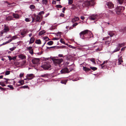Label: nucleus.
Here are the masks:
<instances>
[{
    "instance_id": "1",
    "label": "nucleus",
    "mask_w": 126,
    "mask_h": 126,
    "mask_svg": "<svg viewBox=\"0 0 126 126\" xmlns=\"http://www.w3.org/2000/svg\"><path fill=\"white\" fill-rule=\"evenodd\" d=\"M88 32H89V30H86L81 32L79 33L80 37L82 39L87 38V37L88 34Z\"/></svg>"
},
{
    "instance_id": "2",
    "label": "nucleus",
    "mask_w": 126,
    "mask_h": 126,
    "mask_svg": "<svg viewBox=\"0 0 126 126\" xmlns=\"http://www.w3.org/2000/svg\"><path fill=\"white\" fill-rule=\"evenodd\" d=\"M41 67L44 70H47L51 67V65L49 63L46 62L43 63Z\"/></svg>"
},
{
    "instance_id": "3",
    "label": "nucleus",
    "mask_w": 126,
    "mask_h": 126,
    "mask_svg": "<svg viewBox=\"0 0 126 126\" xmlns=\"http://www.w3.org/2000/svg\"><path fill=\"white\" fill-rule=\"evenodd\" d=\"M125 8L122 6H117L116 9V10H114L117 14H120L124 10Z\"/></svg>"
},
{
    "instance_id": "4",
    "label": "nucleus",
    "mask_w": 126,
    "mask_h": 126,
    "mask_svg": "<svg viewBox=\"0 0 126 126\" xmlns=\"http://www.w3.org/2000/svg\"><path fill=\"white\" fill-rule=\"evenodd\" d=\"M54 64L57 65V64H60L63 61L62 59H57L53 58L52 59Z\"/></svg>"
},
{
    "instance_id": "5",
    "label": "nucleus",
    "mask_w": 126,
    "mask_h": 126,
    "mask_svg": "<svg viewBox=\"0 0 126 126\" xmlns=\"http://www.w3.org/2000/svg\"><path fill=\"white\" fill-rule=\"evenodd\" d=\"M28 32V30L25 29H24L23 30H21L20 32V34L22 36H21V37L22 38L24 37Z\"/></svg>"
},
{
    "instance_id": "6",
    "label": "nucleus",
    "mask_w": 126,
    "mask_h": 126,
    "mask_svg": "<svg viewBox=\"0 0 126 126\" xmlns=\"http://www.w3.org/2000/svg\"><path fill=\"white\" fill-rule=\"evenodd\" d=\"M102 43L100 42H96L95 43H92L91 44L94 47H101L102 46Z\"/></svg>"
},
{
    "instance_id": "7",
    "label": "nucleus",
    "mask_w": 126,
    "mask_h": 126,
    "mask_svg": "<svg viewBox=\"0 0 126 126\" xmlns=\"http://www.w3.org/2000/svg\"><path fill=\"white\" fill-rule=\"evenodd\" d=\"M34 77L35 76L33 74H28L27 75V78L26 79V80L27 79L28 80H31L33 79Z\"/></svg>"
},
{
    "instance_id": "8",
    "label": "nucleus",
    "mask_w": 126,
    "mask_h": 126,
    "mask_svg": "<svg viewBox=\"0 0 126 126\" xmlns=\"http://www.w3.org/2000/svg\"><path fill=\"white\" fill-rule=\"evenodd\" d=\"M69 72L68 69L67 67L62 69L60 71V72L62 74H64L66 73H68Z\"/></svg>"
},
{
    "instance_id": "9",
    "label": "nucleus",
    "mask_w": 126,
    "mask_h": 126,
    "mask_svg": "<svg viewBox=\"0 0 126 126\" xmlns=\"http://www.w3.org/2000/svg\"><path fill=\"white\" fill-rule=\"evenodd\" d=\"M106 5L108 6V8L111 9L114 8V5L111 2H109L106 3Z\"/></svg>"
},
{
    "instance_id": "10",
    "label": "nucleus",
    "mask_w": 126,
    "mask_h": 126,
    "mask_svg": "<svg viewBox=\"0 0 126 126\" xmlns=\"http://www.w3.org/2000/svg\"><path fill=\"white\" fill-rule=\"evenodd\" d=\"M97 16H98L96 14H93L89 16V19L91 20H94L97 19Z\"/></svg>"
},
{
    "instance_id": "11",
    "label": "nucleus",
    "mask_w": 126,
    "mask_h": 126,
    "mask_svg": "<svg viewBox=\"0 0 126 126\" xmlns=\"http://www.w3.org/2000/svg\"><path fill=\"white\" fill-rule=\"evenodd\" d=\"M90 4L89 1H86L84 2L82 5L84 7H87L90 6Z\"/></svg>"
},
{
    "instance_id": "12",
    "label": "nucleus",
    "mask_w": 126,
    "mask_h": 126,
    "mask_svg": "<svg viewBox=\"0 0 126 126\" xmlns=\"http://www.w3.org/2000/svg\"><path fill=\"white\" fill-rule=\"evenodd\" d=\"M39 60L37 58H34L32 59V63L34 64H36L39 62Z\"/></svg>"
},
{
    "instance_id": "13",
    "label": "nucleus",
    "mask_w": 126,
    "mask_h": 126,
    "mask_svg": "<svg viewBox=\"0 0 126 126\" xmlns=\"http://www.w3.org/2000/svg\"><path fill=\"white\" fill-rule=\"evenodd\" d=\"M18 56L19 58L21 59H26V56L22 54H20L18 55Z\"/></svg>"
},
{
    "instance_id": "14",
    "label": "nucleus",
    "mask_w": 126,
    "mask_h": 126,
    "mask_svg": "<svg viewBox=\"0 0 126 126\" xmlns=\"http://www.w3.org/2000/svg\"><path fill=\"white\" fill-rule=\"evenodd\" d=\"M9 30V29L8 26H6V25H4V28L3 30V32H6Z\"/></svg>"
},
{
    "instance_id": "15",
    "label": "nucleus",
    "mask_w": 126,
    "mask_h": 126,
    "mask_svg": "<svg viewBox=\"0 0 126 126\" xmlns=\"http://www.w3.org/2000/svg\"><path fill=\"white\" fill-rule=\"evenodd\" d=\"M87 35H89V37H87V38H89L91 37H93V35L92 34V32L90 31L89 30V32H88V34Z\"/></svg>"
},
{
    "instance_id": "16",
    "label": "nucleus",
    "mask_w": 126,
    "mask_h": 126,
    "mask_svg": "<svg viewBox=\"0 0 126 126\" xmlns=\"http://www.w3.org/2000/svg\"><path fill=\"white\" fill-rule=\"evenodd\" d=\"M32 48H27V50H29L30 53L32 55L33 54V50Z\"/></svg>"
},
{
    "instance_id": "17",
    "label": "nucleus",
    "mask_w": 126,
    "mask_h": 126,
    "mask_svg": "<svg viewBox=\"0 0 126 126\" xmlns=\"http://www.w3.org/2000/svg\"><path fill=\"white\" fill-rule=\"evenodd\" d=\"M79 18L78 17H75L72 20V21L74 23L75 22L79 20Z\"/></svg>"
},
{
    "instance_id": "18",
    "label": "nucleus",
    "mask_w": 126,
    "mask_h": 126,
    "mask_svg": "<svg viewBox=\"0 0 126 126\" xmlns=\"http://www.w3.org/2000/svg\"><path fill=\"white\" fill-rule=\"evenodd\" d=\"M120 31L122 32L123 33H124L126 31V27L120 30Z\"/></svg>"
},
{
    "instance_id": "19",
    "label": "nucleus",
    "mask_w": 126,
    "mask_h": 126,
    "mask_svg": "<svg viewBox=\"0 0 126 126\" xmlns=\"http://www.w3.org/2000/svg\"><path fill=\"white\" fill-rule=\"evenodd\" d=\"M13 16L14 18H19L20 17V16L19 15L14 13L13 14Z\"/></svg>"
},
{
    "instance_id": "20",
    "label": "nucleus",
    "mask_w": 126,
    "mask_h": 126,
    "mask_svg": "<svg viewBox=\"0 0 126 126\" xmlns=\"http://www.w3.org/2000/svg\"><path fill=\"white\" fill-rule=\"evenodd\" d=\"M83 70L85 71L88 72L91 70V69L86 67L83 66Z\"/></svg>"
},
{
    "instance_id": "21",
    "label": "nucleus",
    "mask_w": 126,
    "mask_h": 126,
    "mask_svg": "<svg viewBox=\"0 0 126 126\" xmlns=\"http://www.w3.org/2000/svg\"><path fill=\"white\" fill-rule=\"evenodd\" d=\"M24 81L23 80H19L18 82V83L20 84L18 85L19 86L22 85L24 84Z\"/></svg>"
},
{
    "instance_id": "22",
    "label": "nucleus",
    "mask_w": 126,
    "mask_h": 126,
    "mask_svg": "<svg viewBox=\"0 0 126 126\" xmlns=\"http://www.w3.org/2000/svg\"><path fill=\"white\" fill-rule=\"evenodd\" d=\"M13 19V17L12 16H10L6 18V20L9 21Z\"/></svg>"
},
{
    "instance_id": "23",
    "label": "nucleus",
    "mask_w": 126,
    "mask_h": 126,
    "mask_svg": "<svg viewBox=\"0 0 126 126\" xmlns=\"http://www.w3.org/2000/svg\"><path fill=\"white\" fill-rule=\"evenodd\" d=\"M119 64H120L121 63L123 62L122 58V57H120L118 59Z\"/></svg>"
},
{
    "instance_id": "24",
    "label": "nucleus",
    "mask_w": 126,
    "mask_h": 126,
    "mask_svg": "<svg viewBox=\"0 0 126 126\" xmlns=\"http://www.w3.org/2000/svg\"><path fill=\"white\" fill-rule=\"evenodd\" d=\"M35 40V39L34 37H32L30 39V41L29 42V44H31L33 43Z\"/></svg>"
},
{
    "instance_id": "25",
    "label": "nucleus",
    "mask_w": 126,
    "mask_h": 126,
    "mask_svg": "<svg viewBox=\"0 0 126 126\" xmlns=\"http://www.w3.org/2000/svg\"><path fill=\"white\" fill-rule=\"evenodd\" d=\"M46 32V31L44 30H43L42 31H41L39 33V35H41L42 34H43L44 33H45Z\"/></svg>"
},
{
    "instance_id": "26",
    "label": "nucleus",
    "mask_w": 126,
    "mask_h": 126,
    "mask_svg": "<svg viewBox=\"0 0 126 126\" xmlns=\"http://www.w3.org/2000/svg\"><path fill=\"white\" fill-rule=\"evenodd\" d=\"M38 49L39 51H40V52L38 53V54L40 55L42 54L43 51V49L42 48H39Z\"/></svg>"
},
{
    "instance_id": "27",
    "label": "nucleus",
    "mask_w": 126,
    "mask_h": 126,
    "mask_svg": "<svg viewBox=\"0 0 126 126\" xmlns=\"http://www.w3.org/2000/svg\"><path fill=\"white\" fill-rule=\"evenodd\" d=\"M125 45V43H123L121 44H119L118 45V47H121L124 46Z\"/></svg>"
},
{
    "instance_id": "28",
    "label": "nucleus",
    "mask_w": 126,
    "mask_h": 126,
    "mask_svg": "<svg viewBox=\"0 0 126 126\" xmlns=\"http://www.w3.org/2000/svg\"><path fill=\"white\" fill-rule=\"evenodd\" d=\"M93 0H91L89 1V2H90V5L91 6H93L94 4V3Z\"/></svg>"
},
{
    "instance_id": "29",
    "label": "nucleus",
    "mask_w": 126,
    "mask_h": 126,
    "mask_svg": "<svg viewBox=\"0 0 126 126\" xmlns=\"http://www.w3.org/2000/svg\"><path fill=\"white\" fill-rule=\"evenodd\" d=\"M35 43L37 44H41V41L39 39L36 40L35 41Z\"/></svg>"
},
{
    "instance_id": "30",
    "label": "nucleus",
    "mask_w": 126,
    "mask_h": 126,
    "mask_svg": "<svg viewBox=\"0 0 126 126\" xmlns=\"http://www.w3.org/2000/svg\"><path fill=\"white\" fill-rule=\"evenodd\" d=\"M20 88H23L24 89L28 88V89H30V88L28 87V85H25L23 86H21L20 87Z\"/></svg>"
},
{
    "instance_id": "31",
    "label": "nucleus",
    "mask_w": 126,
    "mask_h": 126,
    "mask_svg": "<svg viewBox=\"0 0 126 126\" xmlns=\"http://www.w3.org/2000/svg\"><path fill=\"white\" fill-rule=\"evenodd\" d=\"M40 19V17L39 16H37L36 19V22H40L39 21Z\"/></svg>"
},
{
    "instance_id": "32",
    "label": "nucleus",
    "mask_w": 126,
    "mask_h": 126,
    "mask_svg": "<svg viewBox=\"0 0 126 126\" xmlns=\"http://www.w3.org/2000/svg\"><path fill=\"white\" fill-rule=\"evenodd\" d=\"M108 34L110 35L111 37L112 36L114 35V33L111 32H108Z\"/></svg>"
},
{
    "instance_id": "33",
    "label": "nucleus",
    "mask_w": 126,
    "mask_h": 126,
    "mask_svg": "<svg viewBox=\"0 0 126 126\" xmlns=\"http://www.w3.org/2000/svg\"><path fill=\"white\" fill-rule=\"evenodd\" d=\"M47 0H43L42 1V3L43 4H45L46 5L47 3Z\"/></svg>"
},
{
    "instance_id": "34",
    "label": "nucleus",
    "mask_w": 126,
    "mask_h": 126,
    "mask_svg": "<svg viewBox=\"0 0 126 126\" xmlns=\"http://www.w3.org/2000/svg\"><path fill=\"white\" fill-rule=\"evenodd\" d=\"M120 49V48H116L113 51V53H114L119 51Z\"/></svg>"
},
{
    "instance_id": "35",
    "label": "nucleus",
    "mask_w": 126,
    "mask_h": 126,
    "mask_svg": "<svg viewBox=\"0 0 126 126\" xmlns=\"http://www.w3.org/2000/svg\"><path fill=\"white\" fill-rule=\"evenodd\" d=\"M90 68L94 71L96 70L97 69V68L95 67H91Z\"/></svg>"
},
{
    "instance_id": "36",
    "label": "nucleus",
    "mask_w": 126,
    "mask_h": 126,
    "mask_svg": "<svg viewBox=\"0 0 126 126\" xmlns=\"http://www.w3.org/2000/svg\"><path fill=\"white\" fill-rule=\"evenodd\" d=\"M53 42L52 41H50L48 42L47 43V44L49 45H52L53 44Z\"/></svg>"
},
{
    "instance_id": "37",
    "label": "nucleus",
    "mask_w": 126,
    "mask_h": 126,
    "mask_svg": "<svg viewBox=\"0 0 126 126\" xmlns=\"http://www.w3.org/2000/svg\"><path fill=\"white\" fill-rule=\"evenodd\" d=\"M119 3L120 4H122L124 1V0H117Z\"/></svg>"
},
{
    "instance_id": "38",
    "label": "nucleus",
    "mask_w": 126,
    "mask_h": 126,
    "mask_svg": "<svg viewBox=\"0 0 126 126\" xmlns=\"http://www.w3.org/2000/svg\"><path fill=\"white\" fill-rule=\"evenodd\" d=\"M30 8L31 9H34L35 8V6L33 5H31L30 6Z\"/></svg>"
},
{
    "instance_id": "39",
    "label": "nucleus",
    "mask_w": 126,
    "mask_h": 126,
    "mask_svg": "<svg viewBox=\"0 0 126 126\" xmlns=\"http://www.w3.org/2000/svg\"><path fill=\"white\" fill-rule=\"evenodd\" d=\"M102 48H98L97 49H96L95 50L96 51H99L102 50Z\"/></svg>"
},
{
    "instance_id": "40",
    "label": "nucleus",
    "mask_w": 126,
    "mask_h": 126,
    "mask_svg": "<svg viewBox=\"0 0 126 126\" xmlns=\"http://www.w3.org/2000/svg\"><path fill=\"white\" fill-rule=\"evenodd\" d=\"M73 2V0H68V4L69 5H71L72 4Z\"/></svg>"
},
{
    "instance_id": "41",
    "label": "nucleus",
    "mask_w": 126,
    "mask_h": 126,
    "mask_svg": "<svg viewBox=\"0 0 126 126\" xmlns=\"http://www.w3.org/2000/svg\"><path fill=\"white\" fill-rule=\"evenodd\" d=\"M48 76L47 74H44V75H41L40 76V77H47Z\"/></svg>"
},
{
    "instance_id": "42",
    "label": "nucleus",
    "mask_w": 126,
    "mask_h": 126,
    "mask_svg": "<svg viewBox=\"0 0 126 126\" xmlns=\"http://www.w3.org/2000/svg\"><path fill=\"white\" fill-rule=\"evenodd\" d=\"M10 71H6L5 73V75H8L10 74Z\"/></svg>"
},
{
    "instance_id": "43",
    "label": "nucleus",
    "mask_w": 126,
    "mask_h": 126,
    "mask_svg": "<svg viewBox=\"0 0 126 126\" xmlns=\"http://www.w3.org/2000/svg\"><path fill=\"white\" fill-rule=\"evenodd\" d=\"M17 38V37L16 35L12 37L11 38L12 39V40H14Z\"/></svg>"
},
{
    "instance_id": "44",
    "label": "nucleus",
    "mask_w": 126,
    "mask_h": 126,
    "mask_svg": "<svg viewBox=\"0 0 126 126\" xmlns=\"http://www.w3.org/2000/svg\"><path fill=\"white\" fill-rule=\"evenodd\" d=\"M56 7L57 8H61L62 6L61 5H57L56 6Z\"/></svg>"
},
{
    "instance_id": "45",
    "label": "nucleus",
    "mask_w": 126,
    "mask_h": 126,
    "mask_svg": "<svg viewBox=\"0 0 126 126\" xmlns=\"http://www.w3.org/2000/svg\"><path fill=\"white\" fill-rule=\"evenodd\" d=\"M110 43V41H106L105 42V44L106 45H107L109 44Z\"/></svg>"
},
{
    "instance_id": "46",
    "label": "nucleus",
    "mask_w": 126,
    "mask_h": 126,
    "mask_svg": "<svg viewBox=\"0 0 126 126\" xmlns=\"http://www.w3.org/2000/svg\"><path fill=\"white\" fill-rule=\"evenodd\" d=\"M44 13V11H42L39 13L38 14L39 15H41L42 14H43Z\"/></svg>"
},
{
    "instance_id": "47",
    "label": "nucleus",
    "mask_w": 126,
    "mask_h": 126,
    "mask_svg": "<svg viewBox=\"0 0 126 126\" xmlns=\"http://www.w3.org/2000/svg\"><path fill=\"white\" fill-rule=\"evenodd\" d=\"M8 87L10 88V89H14L12 85H8Z\"/></svg>"
},
{
    "instance_id": "48",
    "label": "nucleus",
    "mask_w": 126,
    "mask_h": 126,
    "mask_svg": "<svg viewBox=\"0 0 126 126\" xmlns=\"http://www.w3.org/2000/svg\"><path fill=\"white\" fill-rule=\"evenodd\" d=\"M109 12L111 14H114V12L113 11L110 10H109Z\"/></svg>"
},
{
    "instance_id": "49",
    "label": "nucleus",
    "mask_w": 126,
    "mask_h": 126,
    "mask_svg": "<svg viewBox=\"0 0 126 126\" xmlns=\"http://www.w3.org/2000/svg\"><path fill=\"white\" fill-rule=\"evenodd\" d=\"M90 60L92 62L94 63H95V62L94 59H91Z\"/></svg>"
},
{
    "instance_id": "50",
    "label": "nucleus",
    "mask_w": 126,
    "mask_h": 126,
    "mask_svg": "<svg viewBox=\"0 0 126 126\" xmlns=\"http://www.w3.org/2000/svg\"><path fill=\"white\" fill-rule=\"evenodd\" d=\"M43 38L44 40H49V39L47 37H43Z\"/></svg>"
},
{
    "instance_id": "51",
    "label": "nucleus",
    "mask_w": 126,
    "mask_h": 126,
    "mask_svg": "<svg viewBox=\"0 0 126 126\" xmlns=\"http://www.w3.org/2000/svg\"><path fill=\"white\" fill-rule=\"evenodd\" d=\"M78 23H75L72 26L73 27H74L76 26H77V25H78Z\"/></svg>"
},
{
    "instance_id": "52",
    "label": "nucleus",
    "mask_w": 126,
    "mask_h": 126,
    "mask_svg": "<svg viewBox=\"0 0 126 126\" xmlns=\"http://www.w3.org/2000/svg\"><path fill=\"white\" fill-rule=\"evenodd\" d=\"M12 39H10L7 42H6V43H3V44H5L6 43H9L10 42H11L12 41Z\"/></svg>"
},
{
    "instance_id": "53",
    "label": "nucleus",
    "mask_w": 126,
    "mask_h": 126,
    "mask_svg": "<svg viewBox=\"0 0 126 126\" xmlns=\"http://www.w3.org/2000/svg\"><path fill=\"white\" fill-rule=\"evenodd\" d=\"M59 39V38H57L55 37V38H53L52 39V40H58Z\"/></svg>"
},
{
    "instance_id": "54",
    "label": "nucleus",
    "mask_w": 126,
    "mask_h": 126,
    "mask_svg": "<svg viewBox=\"0 0 126 126\" xmlns=\"http://www.w3.org/2000/svg\"><path fill=\"white\" fill-rule=\"evenodd\" d=\"M65 9H66V8L65 7H64L63 8V11H62V12L63 13H65Z\"/></svg>"
},
{
    "instance_id": "55",
    "label": "nucleus",
    "mask_w": 126,
    "mask_h": 126,
    "mask_svg": "<svg viewBox=\"0 0 126 126\" xmlns=\"http://www.w3.org/2000/svg\"><path fill=\"white\" fill-rule=\"evenodd\" d=\"M8 58H9V60L11 61V60H12V58L11 56H8Z\"/></svg>"
},
{
    "instance_id": "56",
    "label": "nucleus",
    "mask_w": 126,
    "mask_h": 126,
    "mask_svg": "<svg viewBox=\"0 0 126 126\" xmlns=\"http://www.w3.org/2000/svg\"><path fill=\"white\" fill-rule=\"evenodd\" d=\"M23 75H24V74L23 73V74L21 73L19 75V76L20 78H21L23 77Z\"/></svg>"
},
{
    "instance_id": "57",
    "label": "nucleus",
    "mask_w": 126,
    "mask_h": 126,
    "mask_svg": "<svg viewBox=\"0 0 126 126\" xmlns=\"http://www.w3.org/2000/svg\"><path fill=\"white\" fill-rule=\"evenodd\" d=\"M25 21L26 22L29 21V20L28 18H26L25 19Z\"/></svg>"
},
{
    "instance_id": "58",
    "label": "nucleus",
    "mask_w": 126,
    "mask_h": 126,
    "mask_svg": "<svg viewBox=\"0 0 126 126\" xmlns=\"http://www.w3.org/2000/svg\"><path fill=\"white\" fill-rule=\"evenodd\" d=\"M60 41L62 43H64V42L63 41V40L62 39L60 40Z\"/></svg>"
},
{
    "instance_id": "59",
    "label": "nucleus",
    "mask_w": 126,
    "mask_h": 126,
    "mask_svg": "<svg viewBox=\"0 0 126 126\" xmlns=\"http://www.w3.org/2000/svg\"><path fill=\"white\" fill-rule=\"evenodd\" d=\"M10 48V50L11 51H13V50H14L15 49V48Z\"/></svg>"
},
{
    "instance_id": "60",
    "label": "nucleus",
    "mask_w": 126,
    "mask_h": 126,
    "mask_svg": "<svg viewBox=\"0 0 126 126\" xmlns=\"http://www.w3.org/2000/svg\"><path fill=\"white\" fill-rule=\"evenodd\" d=\"M45 22L44 21H43L41 23V25H43L45 23Z\"/></svg>"
},
{
    "instance_id": "61",
    "label": "nucleus",
    "mask_w": 126,
    "mask_h": 126,
    "mask_svg": "<svg viewBox=\"0 0 126 126\" xmlns=\"http://www.w3.org/2000/svg\"><path fill=\"white\" fill-rule=\"evenodd\" d=\"M16 56H14L12 58V60H15V59H16Z\"/></svg>"
},
{
    "instance_id": "62",
    "label": "nucleus",
    "mask_w": 126,
    "mask_h": 126,
    "mask_svg": "<svg viewBox=\"0 0 126 126\" xmlns=\"http://www.w3.org/2000/svg\"><path fill=\"white\" fill-rule=\"evenodd\" d=\"M80 18L82 20H84L85 18V17L84 16H81Z\"/></svg>"
},
{
    "instance_id": "63",
    "label": "nucleus",
    "mask_w": 126,
    "mask_h": 126,
    "mask_svg": "<svg viewBox=\"0 0 126 126\" xmlns=\"http://www.w3.org/2000/svg\"><path fill=\"white\" fill-rule=\"evenodd\" d=\"M60 16L62 17H63L64 16V14H63L61 13L60 15Z\"/></svg>"
},
{
    "instance_id": "64",
    "label": "nucleus",
    "mask_w": 126,
    "mask_h": 126,
    "mask_svg": "<svg viewBox=\"0 0 126 126\" xmlns=\"http://www.w3.org/2000/svg\"><path fill=\"white\" fill-rule=\"evenodd\" d=\"M61 82L62 83H63V84H66V82H65L64 81H61Z\"/></svg>"
}]
</instances>
